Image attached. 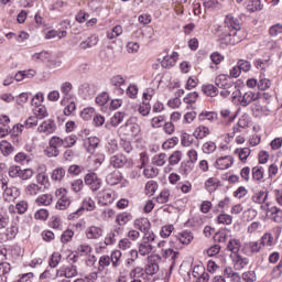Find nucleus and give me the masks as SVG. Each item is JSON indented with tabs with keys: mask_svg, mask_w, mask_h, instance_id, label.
Returning a JSON list of instances; mask_svg holds the SVG:
<instances>
[{
	"mask_svg": "<svg viewBox=\"0 0 282 282\" xmlns=\"http://www.w3.org/2000/svg\"><path fill=\"white\" fill-rule=\"evenodd\" d=\"M240 30L241 22H239V19L235 18L232 14H229L225 18V26H216L215 34L225 41L227 45H236V43H239V39H237V32Z\"/></svg>",
	"mask_w": 282,
	"mask_h": 282,
	"instance_id": "nucleus-1",
	"label": "nucleus"
},
{
	"mask_svg": "<svg viewBox=\"0 0 282 282\" xmlns=\"http://www.w3.org/2000/svg\"><path fill=\"white\" fill-rule=\"evenodd\" d=\"M195 237L193 236V232L184 230L175 236H172L170 240V246L175 250H182L184 246H189V243H192Z\"/></svg>",
	"mask_w": 282,
	"mask_h": 282,
	"instance_id": "nucleus-2",
	"label": "nucleus"
},
{
	"mask_svg": "<svg viewBox=\"0 0 282 282\" xmlns=\"http://www.w3.org/2000/svg\"><path fill=\"white\" fill-rule=\"evenodd\" d=\"M234 89L235 91H232V102H239L241 107H248V105H251V102L259 100V93L249 90L241 96V91H239V89Z\"/></svg>",
	"mask_w": 282,
	"mask_h": 282,
	"instance_id": "nucleus-3",
	"label": "nucleus"
},
{
	"mask_svg": "<svg viewBox=\"0 0 282 282\" xmlns=\"http://www.w3.org/2000/svg\"><path fill=\"white\" fill-rule=\"evenodd\" d=\"M153 241H155V234L143 235L141 241L138 243V250L141 257H149L153 252Z\"/></svg>",
	"mask_w": 282,
	"mask_h": 282,
	"instance_id": "nucleus-4",
	"label": "nucleus"
},
{
	"mask_svg": "<svg viewBox=\"0 0 282 282\" xmlns=\"http://www.w3.org/2000/svg\"><path fill=\"white\" fill-rule=\"evenodd\" d=\"M118 198L113 189L105 188L97 194V204L99 206H110Z\"/></svg>",
	"mask_w": 282,
	"mask_h": 282,
	"instance_id": "nucleus-5",
	"label": "nucleus"
},
{
	"mask_svg": "<svg viewBox=\"0 0 282 282\" xmlns=\"http://www.w3.org/2000/svg\"><path fill=\"white\" fill-rule=\"evenodd\" d=\"M268 197H270V191L258 189L253 192L251 202H253V204H258L261 210H265L270 206V203H268Z\"/></svg>",
	"mask_w": 282,
	"mask_h": 282,
	"instance_id": "nucleus-6",
	"label": "nucleus"
},
{
	"mask_svg": "<svg viewBox=\"0 0 282 282\" xmlns=\"http://www.w3.org/2000/svg\"><path fill=\"white\" fill-rule=\"evenodd\" d=\"M85 210H88L89 213L96 210V200H94V198L89 196L85 197L83 199L82 207L73 214H69L68 219H78V217H80Z\"/></svg>",
	"mask_w": 282,
	"mask_h": 282,
	"instance_id": "nucleus-7",
	"label": "nucleus"
},
{
	"mask_svg": "<svg viewBox=\"0 0 282 282\" xmlns=\"http://www.w3.org/2000/svg\"><path fill=\"white\" fill-rule=\"evenodd\" d=\"M55 196L57 197L55 208L57 210H67L72 204V199H69V196H67V191L61 187L55 191Z\"/></svg>",
	"mask_w": 282,
	"mask_h": 282,
	"instance_id": "nucleus-8",
	"label": "nucleus"
},
{
	"mask_svg": "<svg viewBox=\"0 0 282 282\" xmlns=\"http://www.w3.org/2000/svg\"><path fill=\"white\" fill-rule=\"evenodd\" d=\"M280 259V261H279ZM269 263H278L271 271L273 279H281L282 274V257L281 253L274 251L269 256Z\"/></svg>",
	"mask_w": 282,
	"mask_h": 282,
	"instance_id": "nucleus-9",
	"label": "nucleus"
},
{
	"mask_svg": "<svg viewBox=\"0 0 282 282\" xmlns=\"http://www.w3.org/2000/svg\"><path fill=\"white\" fill-rule=\"evenodd\" d=\"M56 121L46 119L37 126L36 132L42 133L43 135H52V133H56Z\"/></svg>",
	"mask_w": 282,
	"mask_h": 282,
	"instance_id": "nucleus-10",
	"label": "nucleus"
},
{
	"mask_svg": "<svg viewBox=\"0 0 282 282\" xmlns=\"http://www.w3.org/2000/svg\"><path fill=\"white\" fill-rule=\"evenodd\" d=\"M85 184L89 186L90 191L96 193V191H100L102 187V180L98 177V174L91 172L85 176Z\"/></svg>",
	"mask_w": 282,
	"mask_h": 282,
	"instance_id": "nucleus-11",
	"label": "nucleus"
},
{
	"mask_svg": "<svg viewBox=\"0 0 282 282\" xmlns=\"http://www.w3.org/2000/svg\"><path fill=\"white\" fill-rule=\"evenodd\" d=\"M123 135H132L135 138L140 135V124L133 122V119H129L123 127H121Z\"/></svg>",
	"mask_w": 282,
	"mask_h": 282,
	"instance_id": "nucleus-12",
	"label": "nucleus"
},
{
	"mask_svg": "<svg viewBox=\"0 0 282 282\" xmlns=\"http://www.w3.org/2000/svg\"><path fill=\"white\" fill-rule=\"evenodd\" d=\"M232 164H235V158H232V155H225V156L218 158L215 161L214 166L218 171H228V169H230Z\"/></svg>",
	"mask_w": 282,
	"mask_h": 282,
	"instance_id": "nucleus-13",
	"label": "nucleus"
},
{
	"mask_svg": "<svg viewBox=\"0 0 282 282\" xmlns=\"http://www.w3.org/2000/svg\"><path fill=\"white\" fill-rule=\"evenodd\" d=\"M56 276H59V278L65 276V279H74V276H78V267L74 264H69L66 267L64 265L59 268V270H57Z\"/></svg>",
	"mask_w": 282,
	"mask_h": 282,
	"instance_id": "nucleus-14",
	"label": "nucleus"
},
{
	"mask_svg": "<svg viewBox=\"0 0 282 282\" xmlns=\"http://www.w3.org/2000/svg\"><path fill=\"white\" fill-rule=\"evenodd\" d=\"M177 61H180V53L173 51L171 54L163 56L161 67H164V69H171V67H175Z\"/></svg>",
	"mask_w": 282,
	"mask_h": 282,
	"instance_id": "nucleus-15",
	"label": "nucleus"
},
{
	"mask_svg": "<svg viewBox=\"0 0 282 282\" xmlns=\"http://www.w3.org/2000/svg\"><path fill=\"white\" fill-rule=\"evenodd\" d=\"M267 217L273 224H282V209L276 206L267 207Z\"/></svg>",
	"mask_w": 282,
	"mask_h": 282,
	"instance_id": "nucleus-16",
	"label": "nucleus"
},
{
	"mask_svg": "<svg viewBox=\"0 0 282 282\" xmlns=\"http://www.w3.org/2000/svg\"><path fill=\"white\" fill-rule=\"evenodd\" d=\"M85 235L87 239L98 240L105 235V229L100 226L93 225L87 227Z\"/></svg>",
	"mask_w": 282,
	"mask_h": 282,
	"instance_id": "nucleus-17",
	"label": "nucleus"
},
{
	"mask_svg": "<svg viewBox=\"0 0 282 282\" xmlns=\"http://www.w3.org/2000/svg\"><path fill=\"white\" fill-rule=\"evenodd\" d=\"M215 85L219 87V89H232L235 87V83L230 80V76L227 74H219L215 78Z\"/></svg>",
	"mask_w": 282,
	"mask_h": 282,
	"instance_id": "nucleus-18",
	"label": "nucleus"
},
{
	"mask_svg": "<svg viewBox=\"0 0 282 282\" xmlns=\"http://www.w3.org/2000/svg\"><path fill=\"white\" fill-rule=\"evenodd\" d=\"M133 226L137 230L143 232V235H154L153 231H151V221H149L147 218L135 219Z\"/></svg>",
	"mask_w": 282,
	"mask_h": 282,
	"instance_id": "nucleus-19",
	"label": "nucleus"
},
{
	"mask_svg": "<svg viewBox=\"0 0 282 282\" xmlns=\"http://www.w3.org/2000/svg\"><path fill=\"white\" fill-rule=\"evenodd\" d=\"M72 89H73V86H72V83L69 82H65L61 85V91L63 94V99L61 101L62 106H65L66 100H76V96L72 94Z\"/></svg>",
	"mask_w": 282,
	"mask_h": 282,
	"instance_id": "nucleus-20",
	"label": "nucleus"
},
{
	"mask_svg": "<svg viewBox=\"0 0 282 282\" xmlns=\"http://www.w3.org/2000/svg\"><path fill=\"white\" fill-rule=\"evenodd\" d=\"M128 162L129 160L124 154H115L109 160L110 166H113V169H122L127 166Z\"/></svg>",
	"mask_w": 282,
	"mask_h": 282,
	"instance_id": "nucleus-21",
	"label": "nucleus"
},
{
	"mask_svg": "<svg viewBox=\"0 0 282 282\" xmlns=\"http://www.w3.org/2000/svg\"><path fill=\"white\" fill-rule=\"evenodd\" d=\"M94 94H96V88H94V85L89 83L80 84L78 88V95L82 98H85V99L90 98V96H94Z\"/></svg>",
	"mask_w": 282,
	"mask_h": 282,
	"instance_id": "nucleus-22",
	"label": "nucleus"
},
{
	"mask_svg": "<svg viewBox=\"0 0 282 282\" xmlns=\"http://www.w3.org/2000/svg\"><path fill=\"white\" fill-rule=\"evenodd\" d=\"M231 259L234 262L235 270H243L250 263V260L248 258L242 257L240 254L231 256Z\"/></svg>",
	"mask_w": 282,
	"mask_h": 282,
	"instance_id": "nucleus-23",
	"label": "nucleus"
},
{
	"mask_svg": "<svg viewBox=\"0 0 282 282\" xmlns=\"http://www.w3.org/2000/svg\"><path fill=\"white\" fill-rule=\"evenodd\" d=\"M98 144H100V139L97 137H89L84 140V147L88 153L96 151V149H98Z\"/></svg>",
	"mask_w": 282,
	"mask_h": 282,
	"instance_id": "nucleus-24",
	"label": "nucleus"
},
{
	"mask_svg": "<svg viewBox=\"0 0 282 282\" xmlns=\"http://www.w3.org/2000/svg\"><path fill=\"white\" fill-rule=\"evenodd\" d=\"M193 275L198 279V282H208L210 281V273L204 271V267H195Z\"/></svg>",
	"mask_w": 282,
	"mask_h": 282,
	"instance_id": "nucleus-25",
	"label": "nucleus"
},
{
	"mask_svg": "<svg viewBox=\"0 0 282 282\" xmlns=\"http://www.w3.org/2000/svg\"><path fill=\"white\" fill-rule=\"evenodd\" d=\"M197 98H199V94L197 91L188 93L183 98V102L187 105V109H196L195 102H197Z\"/></svg>",
	"mask_w": 282,
	"mask_h": 282,
	"instance_id": "nucleus-26",
	"label": "nucleus"
},
{
	"mask_svg": "<svg viewBox=\"0 0 282 282\" xmlns=\"http://www.w3.org/2000/svg\"><path fill=\"white\" fill-rule=\"evenodd\" d=\"M217 118H219V116L216 111L203 110L198 115L199 122H205V120H208V122H216Z\"/></svg>",
	"mask_w": 282,
	"mask_h": 282,
	"instance_id": "nucleus-27",
	"label": "nucleus"
},
{
	"mask_svg": "<svg viewBox=\"0 0 282 282\" xmlns=\"http://www.w3.org/2000/svg\"><path fill=\"white\" fill-rule=\"evenodd\" d=\"M234 153L235 155H238L240 162L246 164V162H248V158H250V154L252 153V150H250V148H237Z\"/></svg>",
	"mask_w": 282,
	"mask_h": 282,
	"instance_id": "nucleus-28",
	"label": "nucleus"
},
{
	"mask_svg": "<svg viewBox=\"0 0 282 282\" xmlns=\"http://www.w3.org/2000/svg\"><path fill=\"white\" fill-rule=\"evenodd\" d=\"M118 235H120V227L111 229L110 232H108L105 237V246H113V243H116V237H118Z\"/></svg>",
	"mask_w": 282,
	"mask_h": 282,
	"instance_id": "nucleus-29",
	"label": "nucleus"
},
{
	"mask_svg": "<svg viewBox=\"0 0 282 282\" xmlns=\"http://www.w3.org/2000/svg\"><path fill=\"white\" fill-rule=\"evenodd\" d=\"M144 276V269L141 267H137L132 269L129 273L130 282H142V278Z\"/></svg>",
	"mask_w": 282,
	"mask_h": 282,
	"instance_id": "nucleus-30",
	"label": "nucleus"
},
{
	"mask_svg": "<svg viewBox=\"0 0 282 282\" xmlns=\"http://www.w3.org/2000/svg\"><path fill=\"white\" fill-rule=\"evenodd\" d=\"M210 133V128L206 127V126H198L195 130H194V138H196V140H204V138H208V134Z\"/></svg>",
	"mask_w": 282,
	"mask_h": 282,
	"instance_id": "nucleus-31",
	"label": "nucleus"
},
{
	"mask_svg": "<svg viewBox=\"0 0 282 282\" xmlns=\"http://www.w3.org/2000/svg\"><path fill=\"white\" fill-rule=\"evenodd\" d=\"M106 182L110 186H116V185L120 184V182H122V174L118 171H115L107 175Z\"/></svg>",
	"mask_w": 282,
	"mask_h": 282,
	"instance_id": "nucleus-32",
	"label": "nucleus"
},
{
	"mask_svg": "<svg viewBox=\"0 0 282 282\" xmlns=\"http://www.w3.org/2000/svg\"><path fill=\"white\" fill-rule=\"evenodd\" d=\"M19 195H21V193L17 187H7L3 193V197L7 202H12L13 199H17Z\"/></svg>",
	"mask_w": 282,
	"mask_h": 282,
	"instance_id": "nucleus-33",
	"label": "nucleus"
},
{
	"mask_svg": "<svg viewBox=\"0 0 282 282\" xmlns=\"http://www.w3.org/2000/svg\"><path fill=\"white\" fill-rule=\"evenodd\" d=\"M52 202H54V196L52 194H42L35 199V204L39 206H50Z\"/></svg>",
	"mask_w": 282,
	"mask_h": 282,
	"instance_id": "nucleus-34",
	"label": "nucleus"
},
{
	"mask_svg": "<svg viewBox=\"0 0 282 282\" xmlns=\"http://www.w3.org/2000/svg\"><path fill=\"white\" fill-rule=\"evenodd\" d=\"M260 243H261L262 247L272 248V246L276 245V240L274 239V236H272V234L265 232L261 237V242Z\"/></svg>",
	"mask_w": 282,
	"mask_h": 282,
	"instance_id": "nucleus-35",
	"label": "nucleus"
},
{
	"mask_svg": "<svg viewBox=\"0 0 282 282\" xmlns=\"http://www.w3.org/2000/svg\"><path fill=\"white\" fill-rule=\"evenodd\" d=\"M118 140L116 139H108L105 144V151L109 155H113V153L118 152Z\"/></svg>",
	"mask_w": 282,
	"mask_h": 282,
	"instance_id": "nucleus-36",
	"label": "nucleus"
},
{
	"mask_svg": "<svg viewBox=\"0 0 282 282\" xmlns=\"http://www.w3.org/2000/svg\"><path fill=\"white\" fill-rule=\"evenodd\" d=\"M131 219H133V216L129 212H122L121 214L117 215L116 223L119 226H127Z\"/></svg>",
	"mask_w": 282,
	"mask_h": 282,
	"instance_id": "nucleus-37",
	"label": "nucleus"
},
{
	"mask_svg": "<svg viewBox=\"0 0 282 282\" xmlns=\"http://www.w3.org/2000/svg\"><path fill=\"white\" fill-rule=\"evenodd\" d=\"M43 191V187L36 183H31L25 187L26 195L31 197H36Z\"/></svg>",
	"mask_w": 282,
	"mask_h": 282,
	"instance_id": "nucleus-38",
	"label": "nucleus"
},
{
	"mask_svg": "<svg viewBox=\"0 0 282 282\" xmlns=\"http://www.w3.org/2000/svg\"><path fill=\"white\" fill-rule=\"evenodd\" d=\"M98 45V36L91 35L86 41L79 44L80 50H89L90 47H96Z\"/></svg>",
	"mask_w": 282,
	"mask_h": 282,
	"instance_id": "nucleus-39",
	"label": "nucleus"
},
{
	"mask_svg": "<svg viewBox=\"0 0 282 282\" xmlns=\"http://www.w3.org/2000/svg\"><path fill=\"white\" fill-rule=\"evenodd\" d=\"M180 252L173 250L172 248L162 249L161 256L163 259H169V261H172L174 263L175 259H177Z\"/></svg>",
	"mask_w": 282,
	"mask_h": 282,
	"instance_id": "nucleus-40",
	"label": "nucleus"
},
{
	"mask_svg": "<svg viewBox=\"0 0 282 282\" xmlns=\"http://www.w3.org/2000/svg\"><path fill=\"white\" fill-rule=\"evenodd\" d=\"M98 272L102 273L105 272V270H107V268H109L111 265V257L109 256H101L99 258V262H98Z\"/></svg>",
	"mask_w": 282,
	"mask_h": 282,
	"instance_id": "nucleus-41",
	"label": "nucleus"
},
{
	"mask_svg": "<svg viewBox=\"0 0 282 282\" xmlns=\"http://www.w3.org/2000/svg\"><path fill=\"white\" fill-rule=\"evenodd\" d=\"M271 86L272 82L265 78V74L261 73L258 82V89H260V91H265L267 89H270Z\"/></svg>",
	"mask_w": 282,
	"mask_h": 282,
	"instance_id": "nucleus-42",
	"label": "nucleus"
},
{
	"mask_svg": "<svg viewBox=\"0 0 282 282\" xmlns=\"http://www.w3.org/2000/svg\"><path fill=\"white\" fill-rule=\"evenodd\" d=\"M227 250H229V252H232V257H235V254H239L238 252L239 250H241V241L237 239L229 240L227 245Z\"/></svg>",
	"mask_w": 282,
	"mask_h": 282,
	"instance_id": "nucleus-43",
	"label": "nucleus"
},
{
	"mask_svg": "<svg viewBox=\"0 0 282 282\" xmlns=\"http://www.w3.org/2000/svg\"><path fill=\"white\" fill-rule=\"evenodd\" d=\"M263 230V224H261V221H253L251 223L248 228H247V232L249 235H259V232H261Z\"/></svg>",
	"mask_w": 282,
	"mask_h": 282,
	"instance_id": "nucleus-44",
	"label": "nucleus"
},
{
	"mask_svg": "<svg viewBox=\"0 0 282 282\" xmlns=\"http://www.w3.org/2000/svg\"><path fill=\"white\" fill-rule=\"evenodd\" d=\"M202 90L203 94H205V96H208L209 98H215V96L219 94V89H217V87H215V85L213 84L203 86Z\"/></svg>",
	"mask_w": 282,
	"mask_h": 282,
	"instance_id": "nucleus-45",
	"label": "nucleus"
},
{
	"mask_svg": "<svg viewBox=\"0 0 282 282\" xmlns=\"http://www.w3.org/2000/svg\"><path fill=\"white\" fill-rule=\"evenodd\" d=\"M33 113L39 120H44V118H47V116H50V112H47V108L45 107V105L36 106L33 109Z\"/></svg>",
	"mask_w": 282,
	"mask_h": 282,
	"instance_id": "nucleus-46",
	"label": "nucleus"
},
{
	"mask_svg": "<svg viewBox=\"0 0 282 282\" xmlns=\"http://www.w3.org/2000/svg\"><path fill=\"white\" fill-rule=\"evenodd\" d=\"M64 149H72L78 142V137L76 134H69L62 139Z\"/></svg>",
	"mask_w": 282,
	"mask_h": 282,
	"instance_id": "nucleus-47",
	"label": "nucleus"
},
{
	"mask_svg": "<svg viewBox=\"0 0 282 282\" xmlns=\"http://www.w3.org/2000/svg\"><path fill=\"white\" fill-rule=\"evenodd\" d=\"M120 259H122V251L115 250L110 253V262L112 268H120Z\"/></svg>",
	"mask_w": 282,
	"mask_h": 282,
	"instance_id": "nucleus-48",
	"label": "nucleus"
},
{
	"mask_svg": "<svg viewBox=\"0 0 282 282\" xmlns=\"http://www.w3.org/2000/svg\"><path fill=\"white\" fill-rule=\"evenodd\" d=\"M122 25H116L110 31H107V39L113 41V39H118V36H122Z\"/></svg>",
	"mask_w": 282,
	"mask_h": 282,
	"instance_id": "nucleus-49",
	"label": "nucleus"
},
{
	"mask_svg": "<svg viewBox=\"0 0 282 282\" xmlns=\"http://www.w3.org/2000/svg\"><path fill=\"white\" fill-rule=\"evenodd\" d=\"M51 178L53 180V182H63V180L65 178V169L56 167L55 170H53Z\"/></svg>",
	"mask_w": 282,
	"mask_h": 282,
	"instance_id": "nucleus-50",
	"label": "nucleus"
},
{
	"mask_svg": "<svg viewBox=\"0 0 282 282\" xmlns=\"http://www.w3.org/2000/svg\"><path fill=\"white\" fill-rule=\"evenodd\" d=\"M247 8L250 12H259L263 10V3H261V0H249Z\"/></svg>",
	"mask_w": 282,
	"mask_h": 282,
	"instance_id": "nucleus-51",
	"label": "nucleus"
},
{
	"mask_svg": "<svg viewBox=\"0 0 282 282\" xmlns=\"http://www.w3.org/2000/svg\"><path fill=\"white\" fill-rule=\"evenodd\" d=\"M159 185L155 181H149L145 184V194L149 195V197H153L155 193L158 192Z\"/></svg>",
	"mask_w": 282,
	"mask_h": 282,
	"instance_id": "nucleus-52",
	"label": "nucleus"
},
{
	"mask_svg": "<svg viewBox=\"0 0 282 282\" xmlns=\"http://www.w3.org/2000/svg\"><path fill=\"white\" fill-rule=\"evenodd\" d=\"M218 187L219 182L217 181V178L210 177L205 182V188L208 191V193H215Z\"/></svg>",
	"mask_w": 282,
	"mask_h": 282,
	"instance_id": "nucleus-53",
	"label": "nucleus"
},
{
	"mask_svg": "<svg viewBox=\"0 0 282 282\" xmlns=\"http://www.w3.org/2000/svg\"><path fill=\"white\" fill-rule=\"evenodd\" d=\"M166 160H169V158H166V154H155L152 158V164H154V166H164L166 164Z\"/></svg>",
	"mask_w": 282,
	"mask_h": 282,
	"instance_id": "nucleus-54",
	"label": "nucleus"
},
{
	"mask_svg": "<svg viewBox=\"0 0 282 282\" xmlns=\"http://www.w3.org/2000/svg\"><path fill=\"white\" fill-rule=\"evenodd\" d=\"M138 91H140V89L138 88V85L130 84L126 89V95L128 98L135 100V98H138Z\"/></svg>",
	"mask_w": 282,
	"mask_h": 282,
	"instance_id": "nucleus-55",
	"label": "nucleus"
},
{
	"mask_svg": "<svg viewBox=\"0 0 282 282\" xmlns=\"http://www.w3.org/2000/svg\"><path fill=\"white\" fill-rule=\"evenodd\" d=\"M65 105L67 106L64 108V116H72L76 111V99L66 100Z\"/></svg>",
	"mask_w": 282,
	"mask_h": 282,
	"instance_id": "nucleus-56",
	"label": "nucleus"
},
{
	"mask_svg": "<svg viewBox=\"0 0 282 282\" xmlns=\"http://www.w3.org/2000/svg\"><path fill=\"white\" fill-rule=\"evenodd\" d=\"M0 151L3 155H10V153L14 152V147H12V143L4 140L0 143Z\"/></svg>",
	"mask_w": 282,
	"mask_h": 282,
	"instance_id": "nucleus-57",
	"label": "nucleus"
},
{
	"mask_svg": "<svg viewBox=\"0 0 282 282\" xmlns=\"http://www.w3.org/2000/svg\"><path fill=\"white\" fill-rule=\"evenodd\" d=\"M4 235H7V239L11 241V239H14L17 235H19V227L17 224H12L7 230L4 231Z\"/></svg>",
	"mask_w": 282,
	"mask_h": 282,
	"instance_id": "nucleus-58",
	"label": "nucleus"
},
{
	"mask_svg": "<svg viewBox=\"0 0 282 282\" xmlns=\"http://www.w3.org/2000/svg\"><path fill=\"white\" fill-rule=\"evenodd\" d=\"M217 224H223V226H230L232 224V216L228 214H220L216 218Z\"/></svg>",
	"mask_w": 282,
	"mask_h": 282,
	"instance_id": "nucleus-59",
	"label": "nucleus"
},
{
	"mask_svg": "<svg viewBox=\"0 0 282 282\" xmlns=\"http://www.w3.org/2000/svg\"><path fill=\"white\" fill-rule=\"evenodd\" d=\"M32 61H34L35 63H39V62H47L50 61V53L45 52V51H42L40 53H35L32 55Z\"/></svg>",
	"mask_w": 282,
	"mask_h": 282,
	"instance_id": "nucleus-60",
	"label": "nucleus"
},
{
	"mask_svg": "<svg viewBox=\"0 0 282 282\" xmlns=\"http://www.w3.org/2000/svg\"><path fill=\"white\" fill-rule=\"evenodd\" d=\"M173 230H175V226H173V225H164L161 228L160 237H162V239H169V236L173 235Z\"/></svg>",
	"mask_w": 282,
	"mask_h": 282,
	"instance_id": "nucleus-61",
	"label": "nucleus"
},
{
	"mask_svg": "<svg viewBox=\"0 0 282 282\" xmlns=\"http://www.w3.org/2000/svg\"><path fill=\"white\" fill-rule=\"evenodd\" d=\"M263 173H265V171L262 166L252 167V177L256 182H261V180L263 178Z\"/></svg>",
	"mask_w": 282,
	"mask_h": 282,
	"instance_id": "nucleus-62",
	"label": "nucleus"
},
{
	"mask_svg": "<svg viewBox=\"0 0 282 282\" xmlns=\"http://www.w3.org/2000/svg\"><path fill=\"white\" fill-rule=\"evenodd\" d=\"M124 83H127V78H124L122 75H115L110 79V84L113 87H122V85H124Z\"/></svg>",
	"mask_w": 282,
	"mask_h": 282,
	"instance_id": "nucleus-63",
	"label": "nucleus"
},
{
	"mask_svg": "<svg viewBox=\"0 0 282 282\" xmlns=\"http://www.w3.org/2000/svg\"><path fill=\"white\" fill-rule=\"evenodd\" d=\"M123 120H124V112H116L110 119V124L112 127H118V124H120Z\"/></svg>",
	"mask_w": 282,
	"mask_h": 282,
	"instance_id": "nucleus-64",
	"label": "nucleus"
}]
</instances>
